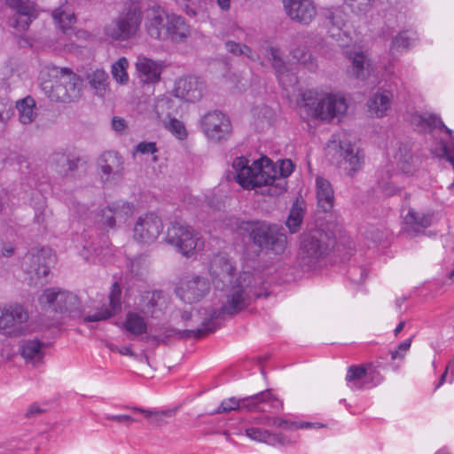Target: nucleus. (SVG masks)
Listing matches in <instances>:
<instances>
[{
  "mask_svg": "<svg viewBox=\"0 0 454 454\" xmlns=\"http://www.w3.org/2000/svg\"><path fill=\"white\" fill-rule=\"evenodd\" d=\"M168 39L173 42H182L186 39L190 34V27L185 22V19L175 13L168 14L167 19Z\"/></svg>",
  "mask_w": 454,
  "mask_h": 454,
  "instance_id": "nucleus-35",
  "label": "nucleus"
},
{
  "mask_svg": "<svg viewBox=\"0 0 454 454\" xmlns=\"http://www.w3.org/2000/svg\"><path fill=\"white\" fill-rule=\"evenodd\" d=\"M35 102L33 98L27 97L17 102V109L20 114V121L23 124L30 123L35 117Z\"/></svg>",
  "mask_w": 454,
  "mask_h": 454,
  "instance_id": "nucleus-46",
  "label": "nucleus"
},
{
  "mask_svg": "<svg viewBox=\"0 0 454 454\" xmlns=\"http://www.w3.org/2000/svg\"><path fill=\"white\" fill-rule=\"evenodd\" d=\"M293 59L306 67L309 71L314 72L317 67V59L306 46H298L291 51Z\"/></svg>",
  "mask_w": 454,
  "mask_h": 454,
  "instance_id": "nucleus-43",
  "label": "nucleus"
},
{
  "mask_svg": "<svg viewBox=\"0 0 454 454\" xmlns=\"http://www.w3.org/2000/svg\"><path fill=\"white\" fill-rule=\"evenodd\" d=\"M168 14L164 9L159 5L153 6L146 15V30L148 35L154 39H168L167 19Z\"/></svg>",
  "mask_w": 454,
  "mask_h": 454,
  "instance_id": "nucleus-22",
  "label": "nucleus"
},
{
  "mask_svg": "<svg viewBox=\"0 0 454 454\" xmlns=\"http://www.w3.org/2000/svg\"><path fill=\"white\" fill-rule=\"evenodd\" d=\"M240 408L250 411L279 412L283 410V402L275 396L270 389H266L242 399H225L218 406L216 413H226Z\"/></svg>",
  "mask_w": 454,
  "mask_h": 454,
  "instance_id": "nucleus-8",
  "label": "nucleus"
},
{
  "mask_svg": "<svg viewBox=\"0 0 454 454\" xmlns=\"http://www.w3.org/2000/svg\"><path fill=\"white\" fill-rule=\"evenodd\" d=\"M90 85L96 90L97 94L103 96L108 86V74L103 69H96L88 75Z\"/></svg>",
  "mask_w": 454,
  "mask_h": 454,
  "instance_id": "nucleus-45",
  "label": "nucleus"
},
{
  "mask_svg": "<svg viewBox=\"0 0 454 454\" xmlns=\"http://www.w3.org/2000/svg\"><path fill=\"white\" fill-rule=\"evenodd\" d=\"M129 67L128 59L125 57L120 58L112 65V75L115 81L121 84H125L129 81L127 69Z\"/></svg>",
  "mask_w": 454,
  "mask_h": 454,
  "instance_id": "nucleus-49",
  "label": "nucleus"
},
{
  "mask_svg": "<svg viewBox=\"0 0 454 454\" xmlns=\"http://www.w3.org/2000/svg\"><path fill=\"white\" fill-rule=\"evenodd\" d=\"M118 353L121 354V356H135L134 351L131 349V348L129 346L120 347V349H118Z\"/></svg>",
  "mask_w": 454,
  "mask_h": 454,
  "instance_id": "nucleus-63",
  "label": "nucleus"
},
{
  "mask_svg": "<svg viewBox=\"0 0 454 454\" xmlns=\"http://www.w3.org/2000/svg\"><path fill=\"white\" fill-rule=\"evenodd\" d=\"M45 411V409L41 408L36 403H35L29 406L26 412V416L27 418H31L36 414L43 413Z\"/></svg>",
  "mask_w": 454,
  "mask_h": 454,
  "instance_id": "nucleus-59",
  "label": "nucleus"
},
{
  "mask_svg": "<svg viewBox=\"0 0 454 454\" xmlns=\"http://www.w3.org/2000/svg\"><path fill=\"white\" fill-rule=\"evenodd\" d=\"M297 429H319L325 426L320 422L297 421Z\"/></svg>",
  "mask_w": 454,
  "mask_h": 454,
  "instance_id": "nucleus-57",
  "label": "nucleus"
},
{
  "mask_svg": "<svg viewBox=\"0 0 454 454\" xmlns=\"http://www.w3.org/2000/svg\"><path fill=\"white\" fill-rule=\"evenodd\" d=\"M345 56L349 61L347 74L356 80L364 81L373 73V65L366 51L357 49H348Z\"/></svg>",
  "mask_w": 454,
  "mask_h": 454,
  "instance_id": "nucleus-18",
  "label": "nucleus"
},
{
  "mask_svg": "<svg viewBox=\"0 0 454 454\" xmlns=\"http://www.w3.org/2000/svg\"><path fill=\"white\" fill-rule=\"evenodd\" d=\"M325 15L331 24L329 34L333 38L339 40L341 34L346 35L344 27L346 26L347 15L340 7L327 9Z\"/></svg>",
  "mask_w": 454,
  "mask_h": 454,
  "instance_id": "nucleus-37",
  "label": "nucleus"
},
{
  "mask_svg": "<svg viewBox=\"0 0 454 454\" xmlns=\"http://www.w3.org/2000/svg\"><path fill=\"white\" fill-rule=\"evenodd\" d=\"M103 418L106 420H113L118 423H122L127 426H129L135 419L129 415L126 414H118V415H111V414H104Z\"/></svg>",
  "mask_w": 454,
  "mask_h": 454,
  "instance_id": "nucleus-56",
  "label": "nucleus"
},
{
  "mask_svg": "<svg viewBox=\"0 0 454 454\" xmlns=\"http://www.w3.org/2000/svg\"><path fill=\"white\" fill-rule=\"evenodd\" d=\"M205 86L197 76L189 75L179 79L175 87L176 96L187 102L199 101L202 96Z\"/></svg>",
  "mask_w": 454,
  "mask_h": 454,
  "instance_id": "nucleus-24",
  "label": "nucleus"
},
{
  "mask_svg": "<svg viewBox=\"0 0 454 454\" xmlns=\"http://www.w3.org/2000/svg\"><path fill=\"white\" fill-rule=\"evenodd\" d=\"M240 228L248 233L253 244L261 250L271 251L276 254L285 252L287 238L281 226L265 221H248Z\"/></svg>",
  "mask_w": 454,
  "mask_h": 454,
  "instance_id": "nucleus-5",
  "label": "nucleus"
},
{
  "mask_svg": "<svg viewBox=\"0 0 454 454\" xmlns=\"http://www.w3.org/2000/svg\"><path fill=\"white\" fill-rule=\"evenodd\" d=\"M302 100L308 114L323 121L340 117L348 110L346 98L337 94L329 93L319 98L317 91L308 90L302 94Z\"/></svg>",
  "mask_w": 454,
  "mask_h": 454,
  "instance_id": "nucleus-6",
  "label": "nucleus"
},
{
  "mask_svg": "<svg viewBox=\"0 0 454 454\" xmlns=\"http://www.w3.org/2000/svg\"><path fill=\"white\" fill-rule=\"evenodd\" d=\"M126 267L128 271L134 277H141L146 270L147 261L146 256L138 254L133 257L127 256Z\"/></svg>",
  "mask_w": 454,
  "mask_h": 454,
  "instance_id": "nucleus-48",
  "label": "nucleus"
},
{
  "mask_svg": "<svg viewBox=\"0 0 454 454\" xmlns=\"http://www.w3.org/2000/svg\"><path fill=\"white\" fill-rule=\"evenodd\" d=\"M162 65L145 56L139 55L136 61V70L140 82L147 85L158 83L160 80Z\"/></svg>",
  "mask_w": 454,
  "mask_h": 454,
  "instance_id": "nucleus-25",
  "label": "nucleus"
},
{
  "mask_svg": "<svg viewBox=\"0 0 454 454\" xmlns=\"http://www.w3.org/2000/svg\"><path fill=\"white\" fill-rule=\"evenodd\" d=\"M225 49L235 56H246L251 61H259L260 57L253 50L243 43H236L231 40L225 42Z\"/></svg>",
  "mask_w": 454,
  "mask_h": 454,
  "instance_id": "nucleus-47",
  "label": "nucleus"
},
{
  "mask_svg": "<svg viewBox=\"0 0 454 454\" xmlns=\"http://www.w3.org/2000/svg\"><path fill=\"white\" fill-rule=\"evenodd\" d=\"M53 258L54 255L50 247H33L25 254L21 265L27 274L42 278L49 274V264Z\"/></svg>",
  "mask_w": 454,
  "mask_h": 454,
  "instance_id": "nucleus-16",
  "label": "nucleus"
},
{
  "mask_svg": "<svg viewBox=\"0 0 454 454\" xmlns=\"http://www.w3.org/2000/svg\"><path fill=\"white\" fill-rule=\"evenodd\" d=\"M6 4L15 12L10 25L18 31H26L33 20L38 16L34 3L30 0H6Z\"/></svg>",
  "mask_w": 454,
  "mask_h": 454,
  "instance_id": "nucleus-20",
  "label": "nucleus"
},
{
  "mask_svg": "<svg viewBox=\"0 0 454 454\" xmlns=\"http://www.w3.org/2000/svg\"><path fill=\"white\" fill-rule=\"evenodd\" d=\"M368 378L373 379V376L368 372L367 364H365L349 366L345 380L351 389L361 390L367 388Z\"/></svg>",
  "mask_w": 454,
  "mask_h": 454,
  "instance_id": "nucleus-32",
  "label": "nucleus"
},
{
  "mask_svg": "<svg viewBox=\"0 0 454 454\" xmlns=\"http://www.w3.org/2000/svg\"><path fill=\"white\" fill-rule=\"evenodd\" d=\"M432 217L433 215L430 213L418 212L413 208H409L403 221L407 228L419 232L431 225Z\"/></svg>",
  "mask_w": 454,
  "mask_h": 454,
  "instance_id": "nucleus-38",
  "label": "nucleus"
},
{
  "mask_svg": "<svg viewBox=\"0 0 454 454\" xmlns=\"http://www.w3.org/2000/svg\"><path fill=\"white\" fill-rule=\"evenodd\" d=\"M417 40L416 32L411 30L401 31L392 41L391 51H403L412 46Z\"/></svg>",
  "mask_w": 454,
  "mask_h": 454,
  "instance_id": "nucleus-44",
  "label": "nucleus"
},
{
  "mask_svg": "<svg viewBox=\"0 0 454 454\" xmlns=\"http://www.w3.org/2000/svg\"><path fill=\"white\" fill-rule=\"evenodd\" d=\"M244 157H237L232 163L237 183L245 189L261 188L262 195L277 197L286 191V178L294 171L291 160H283L278 168L267 157L262 156L249 165Z\"/></svg>",
  "mask_w": 454,
  "mask_h": 454,
  "instance_id": "nucleus-2",
  "label": "nucleus"
},
{
  "mask_svg": "<svg viewBox=\"0 0 454 454\" xmlns=\"http://www.w3.org/2000/svg\"><path fill=\"white\" fill-rule=\"evenodd\" d=\"M332 242L327 234L312 231L301 236L296 265L302 272L316 270L331 250Z\"/></svg>",
  "mask_w": 454,
  "mask_h": 454,
  "instance_id": "nucleus-4",
  "label": "nucleus"
},
{
  "mask_svg": "<svg viewBox=\"0 0 454 454\" xmlns=\"http://www.w3.org/2000/svg\"><path fill=\"white\" fill-rule=\"evenodd\" d=\"M411 123L421 132H431L435 129L451 135L452 130L434 114H416L411 118Z\"/></svg>",
  "mask_w": 454,
  "mask_h": 454,
  "instance_id": "nucleus-29",
  "label": "nucleus"
},
{
  "mask_svg": "<svg viewBox=\"0 0 454 454\" xmlns=\"http://www.w3.org/2000/svg\"><path fill=\"white\" fill-rule=\"evenodd\" d=\"M449 371H451L452 376H454V364H452L451 363H450L446 366V370H445L444 373H442L441 375L439 383L436 386V387H440L445 381V379H446V376H447V373H448Z\"/></svg>",
  "mask_w": 454,
  "mask_h": 454,
  "instance_id": "nucleus-61",
  "label": "nucleus"
},
{
  "mask_svg": "<svg viewBox=\"0 0 454 454\" xmlns=\"http://www.w3.org/2000/svg\"><path fill=\"white\" fill-rule=\"evenodd\" d=\"M297 421H291L288 419H285L283 421V426L281 428L286 429V430H296L297 429Z\"/></svg>",
  "mask_w": 454,
  "mask_h": 454,
  "instance_id": "nucleus-64",
  "label": "nucleus"
},
{
  "mask_svg": "<svg viewBox=\"0 0 454 454\" xmlns=\"http://www.w3.org/2000/svg\"><path fill=\"white\" fill-rule=\"evenodd\" d=\"M168 298L160 290L145 292L141 295L136 309L145 317L160 318L167 309Z\"/></svg>",
  "mask_w": 454,
  "mask_h": 454,
  "instance_id": "nucleus-19",
  "label": "nucleus"
},
{
  "mask_svg": "<svg viewBox=\"0 0 454 454\" xmlns=\"http://www.w3.org/2000/svg\"><path fill=\"white\" fill-rule=\"evenodd\" d=\"M382 366H383V363L379 360L376 361L375 363L367 364L368 372H372V374L373 376V379L368 378L369 382H368L367 388L375 387V386L379 385L383 380L382 376L377 371L378 368L382 367Z\"/></svg>",
  "mask_w": 454,
  "mask_h": 454,
  "instance_id": "nucleus-52",
  "label": "nucleus"
},
{
  "mask_svg": "<svg viewBox=\"0 0 454 454\" xmlns=\"http://www.w3.org/2000/svg\"><path fill=\"white\" fill-rule=\"evenodd\" d=\"M302 222V210L296 205H294L290 210L289 215L286 220V227L291 233H296Z\"/></svg>",
  "mask_w": 454,
  "mask_h": 454,
  "instance_id": "nucleus-51",
  "label": "nucleus"
},
{
  "mask_svg": "<svg viewBox=\"0 0 454 454\" xmlns=\"http://www.w3.org/2000/svg\"><path fill=\"white\" fill-rule=\"evenodd\" d=\"M210 284L206 278L192 277L177 290L180 298L186 303H193L202 299L209 291Z\"/></svg>",
  "mask_w": 454,
  "mask_h": 454,
  "instance_id": "nucleus-23",
  "label": "nucleus"
},
{
  "mask_svg": "<svg viewBox=\"0 0 454 454\" xmlns=\"http://www.w3.org/2000/svg\"><path fill=\"white\" fill-rule=\"evenodd\" d=\"M79 158H74V157H68V162H67L66 164V168H64V172H72L74 170H75L77 168V164H78V161H79Z\"/></svg>",
  "mask_w": 454,
  "mask_h": 454,
  "instance_id": "nucleus-60",
  "label": "nucleus"
},
{
  "mask_svg": "<svg viewBox=\"0 0 454 454\" xmlns=\"http://www.w3.org/2000/svg\"><path fill=\"white\" fill-rule=\"evenodd\" d=\"M145 317L137 310L129 311L126 315L124 321L125 330L132 335L138 336L147 333V324Z\"/></svg>",
  "mask_w": 454,
  "mask_h": 454,
  "instance_id": "nucleus-40",
  "label": "nucleus"
},
{
  "mask_svg": "<svg viewBox=\"0 0 454 454\" xmlns=\"http://www.w3.org/2000/svg\"><path fill=\"white\" fill-rule=\"evenodd\" d=\"M121 288L118 282L112 285L111 292L109 294L110 309L105 308L100 310L88 315L84 317L86 322H98L106 320L113 316L116 315L121 310Z\"/></svg>",
  "mask_w": 454,
  "mask_h": 454,
  "instance_id": "nucleus-27",
  "label": "nucleus"
},
{
  "mask_svg": "<svg viewBox=\"0 0 454 454\" xmlns=\"http://www.w3.org/2000/svg\"><path fill=\"white\" fill-rule=\"evenodd\" d=\"M316 190L317 207L323 212H330L333 208L335 200L334 191L331 183L322 176H317L316 178Z\"/></svg>",
  "mask_w": 454,
  "mask_h": 454,
  "instance_id": "nucleus-30",
  "label": "nucleus"
},
{
  "mask_svg": "<svg viewBox=\"0 0 454 454\" xmlns=\"http://www.w3.org/2000/svg\"><path fill=\"white\" fill-rule=\"evenodd\" d=\"M29 316L20 303L0 305V333L9 337H20L27 331Z\"/></svg>",
  "mask_w": 454,
  "mask_h": 454,
  "instance_id": "nucleus-10",
  "label": "nucleus"
},
{
  "mask_svg": "<svg viewBox=\"0 0 454 454\" xmlns=\"http://www.w3.org/2000/svg\"><path fill=\"white\" fill-rule=\"evenodd\" d=\"M68 157L69 155L67 154L65 152L58 151L51 155V159L52 163H54L58 168H61L62 170H64L67 162H68Z\"/></svg>",
  "mask_w": 454,
  "mask_h": 454,
  "instance_id": "nucleus-55",
  "label": "nucleus"
},
{
  "mask_svg": "<svg viewBox=\"0 0 454 454\" xmlns=\"http://www.w3.org/2000/svg\"><path fill=\"white\" fill-rule=\"evenodd\" d=\"M236 268L232 262L222 255L214 257L210 264V274L215 289L224 292L225 301L219 309H214L201 323V327L180 332L183 338H202L221 327L220 321L232 317L247 309L252 301L262 294L253 285L250 273L240 274L233 280Z\"/></svg>",
  "mask_w": 454,
  "mask_h": 454,
  "instance_id": "nucleus-1",
  "label": "nucleus"
},
{
  "mask_svg": "<svg viewBox=\"0 0 454 454\" xmlns=\"http://www.w3.org/2000/svg\"><path fill=\"white\" fill-rule=\"evenodd\" d=\"M142 11L137 3L127 4L123 11L104 27L105 35L115 41H127L134 37L142 22Z\"/></svg>",
  "mask_w": 454,
  "mask_h": 454,
  "instance_id": "nucleus-9",
  "label": "nucleus"
},
{
  "mask_svg": "<svg viewBox=\"0 0 454 454\" xmlns=\"http://www.w3.org/2000/svg\"><path fill=\"white\" fill-rule=\"evenodd\" d=\"M40 302L52 311L69 317H76L81 314V302L77 295L59 288L45 289Z\"/></svg>",
  "mask_w": 454,
  "mask_h": 454,
  "instance_id": "nucleus-11",
  "label": "nucleus"
},
{
  "mask_svg": "<svg viewBox=\"0 0 454 454\" xmlns=\"http://www.w3.org/2000/svg\"><path fill=\"white\" fill-rule=\"evenodd\" d=\"M340 155L343 157L345 162L349 165L348 174L353 176L361 169L364 164V154L360 149H355L353 145L344 141L340 142Z\"/></svg>",
  "mask_w": 454,
  "mask_h": 454,
  "instance_id": "nucleus-34",
  "label": "nucleus"
},
{
  "mask_svg": "<svg viewBox=\"0 0 454 454\" xmlns=\"http://www.w3.org/2000/svg\"><path fill=\"white\" fill-rule=\"evenodd\" d=\"M264 59L270 65L277 79L284 90L297 82V76L292 65L285 60L284 52L278 46L268 45L262 50Z\"/></svg>",
  "mask_w": 454,
  "mask_h": 454,
  "instance_id": "nucleus-13",
  "label": "nucleus"
},
{
  "mask_svg": "<svg viewBox=\"0 0 454 454\" xmlns=\"http://www.w3.org/2000/svg\"><path fill=\"white\" fill-rule=\"evenodd\" d=\"M392 172L393 167L391 165H387L377 172L378 186L387 196H393L400 192V188L391 182L393 178Z\"/></svg>",
  "mask_w": 454,
  "mask_h": 454,
  "instance_id": "nucleus-41",
  "label": "nucleus"
},
{
  "mask_svg": "<svg viewBox=\"0 0 454 454\" xmlns=\"http://www.w3.org/2000/svg\"><path fill=\"white\" fill-rule=\"evenodd\" d=\"M44 348L45 343L37 338L26 339L20 341L19 353L25 359L26 363L39 362L44 356Z\"/></svg>",
  "mask_w": 454,
  "mask_h": 454,
  "instance_id": "nucleus-33",
  "label": "nucleus"
},
{
  "mask_svg": "<svg viewBox=\"0 0 454 454\" xmlns=\"http://www.w3.org/2000/svg\"><path fill=\"white\" fill-rule=\"evenodd\" d=\"M218 7L223 12H228L231 9V0H215Z\"/></svg>",
  "mask_w": 454,
  "mask_h": 454,
  "instance_id": "nucleus-62",
  "label": "nucleus"
},
{
  "mask_svg": "<svg viewBox=\"0 0 454 454\" xmlns=\"http://www.w3.org/2000/svg\"><path fill=\"white\" fill-rule=\"evenodd\" d=\"M166 242L176 247L178 252L186 256H189L196 249H200L203 245L189 225L179 222H173L168 228Z\"/></svg>",
  "mask_w": 454,
  "mask_h": 454,
  "instance_id": "nucleus-12",
  "label": "nucleus"
},
{
  "mask_svg": "<svg viewBox=\"0 0 454 454\" xmlns=\"http://www.w3.org/2000/svg\"><path fill=\"white\" fill-rule=\"evenodd\" d=\"M65 203L71 215L78 221L91 218L97 225L104 229H113L117 223H125L135 210L133 203L123 200L112 201L95 214L88 205L78 201L76 197H67Z\"/></svg>",
  "mask_w": 454,
  "mask_h": 454,
  "instance_id": "nucleus-3",
  "label": "nucleus"
},
{
  "mask_svg": "<svg viewBox=\"0 0 454 454\" xmlns=\"http://www.w3.org/2000/svg\"><path fill=\"white\" fill-rule=\"evenodd\" d=\"M100 181L105 184L115 185L124 176V160L119 153L104 152L97 162Z\"/></svg>",
  "mask_w": 454,
  "mask_h": 454,
  "instance_id": "nucleus-15",
  "label": "nucleus"
},
{
  "mask_svg": "<svg viewBox=\"0 0 454 454\" xmlns=\"http://www.w3.org/2000/svg\"><path fill=\"white\" fill-rule=\"evenodd\" d=\"M245 432L250 439L270 446H286L295 442L284 433H274L260 427H251L247 428Z\"/></svg>",
  "mask_w": 454,
  "mask_h": 454,
  "instance_id": "nucleus-28",
  "label": "nucleus"
},
{
  "mask_svg": "<svg viewBox=\"0 0 454 454\" xmlns=\"http://www.w3.org/2000/svg\"><path fill=\"white\" fill-rule=\"evenodd\" d=\"M287 15L300 23L309 24L316 16V7L311 0H283Z\"/></svg>",
  "mask_w": 454,
  "mask_h": 454,
  "instance_id": "nucleus-26",
  "label": "nucleus"
},
{
  "mask_svg": "<svg viewBox=\"0 0 454 454\" xmlns=\"http://www.w3.org/2000/svg\"><path fill=\"white\" fill-rule=\"evenodd\" d=\"M200 127L207 139L215 143L227 140L232 130L230 118L219 110L207 113L200 120Z\"/></svg>",
  "mask_w": 454,
  "mask_h": 454,
  "instance_id": "nucleus-14",
  "label": "nucleus"
},
{
  "mask_svg": "<svg viewBox=\"0 0 454 454\" xmlns=\"http://www.w3.org/2000/svg\"><path fill=\"white\" fill-rule=\"evenodd\" d=\"M398 168L404 174H411L413 171L411 145L410 142H400L398 151L395 154Z\"/></svg>",
  "mask_w": 454,
  "mask_h": 454,
  "instance_id": "nucleus-39",
  "label": "nucleus"
},
{
  "mask_svg": "<svg viewBox=\"0 0 454 454\" xmlns=\"http://www.w3.org/2000/svg\"><path fill=\"white\" fill-rule=\"evenodd\" d=\"M51 16L55 23L65 35H70L74 32L72 25L76 21L74 13H67L61 8H58L52 11Z\"/></svg>",
  "mask_w": 454,
  "mask_h": 454,
  "instance_id": "nucleus-42",
  "label": "nucleus"
},
{
  "mask_svg": "<svg viewBox=\"0 0 454 454\" xmlns=\"http://www.w3.org/2000/svg\"><path fill=\"white\" fill-rule=\"evenodd\" d=\"M135 152L141 154H154L158 152V148L155 142L143 141L135 147Z\"/></svg>",
  "mask_w": 454,
  "mask_h": 454,
  "instance_id": "nucleus-54",
  "label": "nucleus"
},
{
  "mask_svg": "<svg viewBox=\"0 0 454 454\" xmlns=\"http://www.w3.org/2000/svg\"><path fill=\"white\" fill-rule=\"evenodd\" d=\"M162 230L161 219L153 213H148L137 220L133 229L134 239L140 243L151 244L157 239Z\"/></svg>",
  "mask_w": 454,
  "mask_h": 454,
  "instance_id": "nucleus-17",
  "label": "nucleus"
},
{
  "mask_svg": "<svg viewBox=\"0 0 454 454\" xmlns=\"http://www.w3.org/2000/svg\"><path fill=\"white\" fill-rule=\"evenodd\" d=\"M393 94L390 90H378L367 102L369 112L377 117L384 116L390 108Z\"/></svg>",
  "mask_w": 454,
  "mask_h": 454,
  "instance_id": "nucleus-36",
  "label": "nucleus"
},
{
  "mask_svg": "<svg viewBox=\"0 0 454 454\" xmlns=\"http://www.w3.org/2000/svg\"><path fill=\"white\" fill-rule=\"evenodd\" d=\"M84 244L80 254L83 259L89 262H96L101 261V255L105 254L107 250L108 238L102 233L93 237L90 231L87 230L82 232Z\"/></svg>",
  "mask_w": 454,
  "mask_h": 454,
  "instance_id": "nucleus-21",
  "label": "nucleus"
},
{
  "mask_svg": "<svg viewBox=\"0 0 454 454\" xmlns=\"http://www.w3.org/2000/svg\"><path fill=\"white\" fill-rule=\"evenodd\" d=\"M171 101L168 99H160L157 102L155 106V112L158 115V118L160 119L164 122L165 128L170 131L176 138L183 140L186 138L187 132L184 123L177 120L175 117H170V114H167V117H168V121L162 120L161 114L165 108H168Z\"/></svg>",
  "mask_w": 454,
  "mask_h": 454,
  "instance_id": "nucleus-31",
  "label": "nucleus"
},
{
  "mask_svg": "<svg viewBox=\"0 0 454 454\" xmlns=\"http://www.w3.org/2000/svg\"><path fill=\"white\" fill-rule=\"evenodd\" d=\"M411 340L407 339L404 341L401 342L395 350H391L389 355L391 356L392 360H395L397 358H403V353H405L411 347ZM388 353L386 354L385 357L380 356V358H387Z\"/></svg>",
  "mask_w": 454,
  "mask_h": 454,
  "instance_id": "nucleus-53",
  "label": "nucleus"
},
{
  "mask_svg": "<svg viewBox=\"0 0 454 454\" xmlns=\"http://www.w3.org/2000/svg\"><path fill=\"white\" fill-rule=\"evenodd\" d=\"M347 277L353 284H362L367 277V270L362 265L350 262L348 265Z\"/></svg>",
  "mask_w": 454,
  "mask_h": 454,
  "instance_id": "nucleus-50",
  "label": "nucleus"
},
{
  "mask_svg": "<svg viewBox=\"0 0 454 454\" xmlns=\"http://www.w3.org/2000/svg\"><path fill=\"white\" fill-rule=\"evenodd\" d=\"M112 127L118 132L123 131L126 128L125 120L120 117H114L112 120Z\"/></svg>",
  "mask_w": 454,
  "mask_h": 454,
  "instance_id": "nucleus-58",
  "label": "nucleus"
},
{
  "mask_svg": "<svg viewBox=\"0 0 454 454\" xmlns=\"http://www.w3.org/2000/svg\"><path fill=\"white\" fill-rule=\"evenodd\" d=\"M82 83V79L77 74L70 68L62 67L54 82L45 81L41 86L51 101L69 103L81 98Z\"/></svg>",
  "mask_w": 454,
  "mask_h": 454,
  "instance_id": "nucleus-7",
  "label": "nucleus"
}]
</instances>
